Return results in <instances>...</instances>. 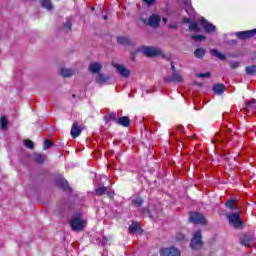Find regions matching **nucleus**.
Wrapping results in <instances>:
<instances>
[{
  "instance_id": "nucleus-1",
  "label": "nucleus",
  "mask_w": 256,
  "mask_h": 256,
  "mask_svg": "<svg viewBox=\"0 0 256 256\" xmlns=\"http://www.w3.org/2000/svg\"><path fill=\"white\" fill-rule=\"evenodd\" d=\"M69 225L72 231L79 233V231H83V229L87 227V222L79 216H73L69 222Z\"/></svg>"
},
{
  "instance_id": "nucleus-2",
  "label": "nucleus",
  "mask_w": 256,
  "mask_h": 256,
  "mask_svg": "<svg viewBox=\"0 0 256 256\" xmlns=\"http://www.w3.org/2000/svg\"><path fill=\"white\" fill-rule=\"evenodd\" d=\"M201 239V231H197L191 240L190 247L192 249H201L203 247V241Z\"/></svg>"
},
{
  "instance_id": "nucleus-3",
  "label": "nucleus",
  "mask_w": 256,
  "mask_h": 256,
  "mask_svg": "<svg viewBox=\"0 0 256 256\" xmlns=\"http://www.w3.org/2000/svg\"><path fill=\"white\" fill-rule=\"evenodd\" d=\"M142 52L146 57H159V55H162L161 49L155 47H143Z\"/></svg>"
},
{
  "instance_id": "nucleus-4",
  "label": "nucleus",
  "mask_w": 256,
  "mask_h": 256,
  "mask_svg": "<svg viewBox=\"0 0 256 256\" xmlns=\"http://www.w3.org/2000/svg\"><path fill=\"white\" fill-rule=\"evenodd\" d=\"M190 221L191 223H198L199 225H205L207 223L205 216L197 212L190 213Z\"/></svg>"
},
{
  "instance_id": "nucleus-5",
  "label": "nucleus",
  "mask_w": 256,
  "mask_h": 256,
  "mask_svg": "<svg viewBox=\"0 0 256 256\" xmlns=\"http://www.w3.org/2000/svg\"><path fill=\"white\" fill-rule=\"evenodd\" d=\"M228 220L230 225H233L235 229H239L243 225V222L241 221V216H239V214L228 215Z\"/></svg>"
},
{
  "instance_id": "nucleus-6",
  "label": "nucleus",
  "mask_w": 256,
  "mask_h": 256,
  "mask_svg": "<svg viewBox=\"0 0 256 256\" xmlns=\"http://www.w3.org/2000/svg\"><path fill=\"white\" fill-rule=\"evenodd\" d=\"M83 132V126L79 125V122H74L70 131V135L73 139H77Z\"/></svg>"
},
{
  "instance_id": "nucleus-7",
  "label": "nucleus",
  "mask_w": 256,
  "mask_h": 256,
  "mask_svg": "<svg viewBox=\"0 0 256 256\" xmlns=\"http://www.w3.org/2000/svg\"><path fill=\"white\" fill-rule=\"evenodd\" d=\"M161 256H181V252L175 248V247H170V248H163L160 252Z\"/></svg>"
},
{
  "instance_id": "nucleus-8",
  "label": "nucleus",
  "mask_w": 256,
  "mask_h": 256,
  "mask_svg": "<svg viewBox=\"0 0 256 256\" xmlns=\"http://www.w3.org/2000/svg\"><path fill=\"white\" fill-rule=\"evenodd\" d=\"M255 35H256V29L236 33V36L238 37V39H242V40L251 39V37H254Z\"/></svg>"
},
{
  "instance_id": "nucleus-9",
  "label": "nucleus",
  "mask_w": 256,
  "mask_h": 256,
  "mask_svg": "<svg viewBox=\"0 0 256 256\" xmlns=\"http://www.w3.org/2000/svg\"><path fill=\"white\" fill-rule=\"evenodd\" d=\"M113 67H115V69L118 71V73L122 76V77H129V75H131V72L129 70H127V68L123 65H119L117 63H112Z\"/></svg>"
},
{
  "instance_id": "nucleus-10",
  "label": "nucleus",
  "mask_w": 256,
  "mask_h": 256,
  "mask_svg": "<svg viewBox=\"0 0 256 256\" xmlns=\"http://www.w3.org/2000/svg\"><path fill=\"white\" fill-rule=\"evenodd\" d=\"M184 9L188 15H195V9L193 8V5L191 4V0H184L183 1Z\"/></svg>"
},
{
  "instance_id": "nucleus-11",
  "label": "nucleus",
  "mask_w": 256,
  "mask_h": 256,
  "mask_svg": "<svg viewBox=\"0 0 256 256\" xmlns=\"http://www.w3.org/2000/svg\"><path fill=\"white\" fill-rule=\"evenodd\" d=\"M161 21V18L159 17V15H155L153 14L152 16H150L149 20H148V25H150V27H159V22Z\"/></svg>"
},
{
  "instance_id": "nucleus-12",
  "label": "nucleus",
  "mask_w": 256,
  "mask_h": 256,
  "mask_svg": "<svg viewBox=\"0 0 256 256\" xmlns=\"http://www.w3.org/2000/svg\"><path fill=\"white\" fill-rule=\"evenodd\" d=\"M130 233H143V229L141 228V224L138 222L132 223V225L129 227Z\"/></svg>"
},
{
  "instance_id": "nucleus-13",
  "label": "nucleus",
  "mask_w": 256,
  "mask_h": 256,
  "mask_svg": "<svg viewBox=\"0 0 256 256\" xmlns=\"http://www.w3.org/2000/svg\"><path fill=\"white\" fill-rule=\"evenodd\" d=\"M117 123L122 127H129V125H131V119H129L127 116H123L118 118Z\"/></svg>"
},
{
  "instance_id": "nucleus-14",
  "label": "nucleus",
  "mask_w": 256,
  "mask_h": 256,
  "mask_svg": "<svg viewBox=\"0 0 256 256\" xmlns=\"http://www.w3.org/2000/svg\"><path fill=\"white\" fill-rule=\"evenodd\" d=\"M103 66L101 65V63L98 62H93L89 65V70L91 71V73H99L100 69H102Z\"/></svg>"
},
{
  "instance_id": "nucleus-15",
  "label": "nucleus",
  "mask_w": 256,
  "mask_h": 256,
  "mask_svg": "<svg viewBox=\"0 0 256 256\" xmlns=\"http://www.w3.org/2000/svg\"><path fill=\"white\" fill-rule=\"evenodd\" d=\"M240 243L245 247H251V245H253V239L249 236H243L240 240Z\"/></svg>"
},
{
  "instance_id": "nucleus-16",
  "label": "nucleus",
  "mask_w": 256,
  "mask_h": 256,
  "mask_svg": "<svg viewBox=\"0 0 256 256\" xmlns=\"http://www.w3.org/2000/svg\"><path fill=\"white\" fill-rule=\"evenodd\" d=\"M227 88L225 87V85L223 84H215L213 87V91L214 93H216L217 95H221V93H225V90Z\"/></svg>"
},
{
  "instance_id": "nucleus-17",
  "label": "nucleus",
  "mask_w": 256,
  "mask_h": 256,
  "mask_svg": "<svg viewBox=\"0 0 256 256\" xmlns=\"http://www.w3.org/2000/svg\"><path fill=\"white\" fill-rule=\"evenodd\" d=\"M0 127L1 129H3V131H7V129L9 128V120H7L6 116H2L0 118Z\"/></svg>"
},
{
  "instance_id": "nucleus-18",
  "label": "nucleus",
  "mask_w": 256,
  "mask_h": 256,
  "mask_svg": "<svg viewBox=\"0 0 256 256\" xmlns=\"http://www.w3.org/2000/svg\"><path fill=\"white\" fill-rule=\"evenodd\" d=\"M40 3L44 9H47V11H51V9H53L51 0H40Z\"/></svg>"
},
{
  "instance_id": "nucleus-19",
  "label": "nucleus",
  "mask_w": 256,
  "mask_h": 256,
  "mask_svg": "<svg viewBox=\"0 0 256 256\" xmlns=\"http://www.w3.org/2000/svg\"><path fill=\"white\" fill-rule=\"evenodd\" d=\"M202 25L207 33H213V31H215V26H213L211 23L203 22Z\"/></svg>"
},
{
  "instance_id": "nucleus-20",
  "label": "nucleus",
  "mask_w": 256,
  "mask_h": 256,
  "mask_svg": "<svg viewBox=\"0 0 256 256\" xmlns=\"http://www.w3.org/2000/svg\"><path fill=\"white\" fill-rule=\"evenodd\" d=\"M256 107V101L255 99H251L250 101L246 102V110L247 111H253Z\"/></svg>"
},
{
  "instance_id": "nucleus-21",
  "label": "nucleus",
  "mask_w": 256,
  "mask_h": 256,
  "mask_svg": "<svg viewBox=\"0 0 256 256\" xmlns=\"http://www.w3.org/2000/svg\"><path fill=\"white\" fill-rule=\"evenodd\" d=\"M211 55H214V57H217V59H220V61H225V55L221 54L219 51L212 49L210 50Z\"/></svg>"
},
{
  "instance_id": "nucleus-22",
  "label": "nucleus",
  "mask_w": 256,
  "mask_h": 256,
  "mask_svg": "<svg viewBox=\"0 0 256 256\" xmlns=\"http://www.w3.org/2000/svg\"><path fill=\"white\" fill-rule=\"evenodd\" d=\"M171 81H175L176 83H181V81H183V76H181L177 72H174V74L172 75Z\"/></svg>"
},
{
  "instance_id": "nucleus-23",
  "label": "nucleus",
  "mask_w": 256,
  "mask_h": 256,
  "mask_svg": "<svg viewBox=\"0 0 256 256\" xmlns=\"http://www.w3.org/2000/svg\"><path fill=\"white\" fill-rule=\"evenodd\" d=\"M195 57H198V59H201L205 55V49L203 48H198L194 52Z\"/></svg>"
},
{
  "instance_id": "nucleus-24",
  "label": "nucleus",
  "mask_w": 256,
  "mask_h": 256,
  "mask_svg": "<svg viewBox=\"0 0 256 256\" xmlns=\"http://www.w3.org/2000/svg\"><path fill=\"white\" fill-rule=\"evenodd\" d=\"M34 161H36V163H43L45 161V155L35 154L34 155Z\"/></svg>"
},
{
  "instance_id": "nucleus-25",
  "label": "nucleus",
  "mask_w": 256,
  "mask_h": 256,
  "mask_svg": "<svg viewBox=\"0 0 256 256\" xmlns=\"http://www.w3.org/2000/svg\"><path fill=\"white\" fill-rule=\"evenodd\" d=\"M189 30L195 31L196 33H199L201 31V29L199 28V25H197V23H195V22L190 24Z\"/></svg>"
},
{
  "instance_id": "nucleus-26",
  "label": "nucleus",
  "mask_w": 256,
  "mask_h": 256,
  "mask_svg": "<svg viewBox=\"0 0 256 256\" xmlns=\"http://www.w3.org/2000/svg\"><path fill=\"white\" fill-rule=\"evenodd\" d=\"M117 41L120 45H129V38L127 37H118Z\"/></svg>"
},
{
  "instance_id": "nucleus-27",
  "label": "nucleus",
  "mask_w": 256,
  "mask_h": 256,
  "mask_svg": "<svg viewBox=\"0 0 256 256\" xmlns=\"http://www.w3.org/2000/svg\"><path fill=\"white\" fill-rule=\"evenodd\" d=\"M246 73L248 75H254L256 73V65L246 67Z\"/></svg>"
},
{
  "instance_id": "nucleus-28",
  "label": "nucleus",
  "mask_w": 256,
  "mask_h": 256,
  "mask_svg": "<svg viewBox=\"0 0 256 256\" xmlns=\"http://www.w3.org/2000/svg\"><path fill=\"white\" fill-rule=\"evenodd\" d=\"M61 75H62V77H71V75H73V70L62 69Z\"/></svg>"
},
{
  "instance_id": "nucleus-29",
  "label": "nucleus",
  "mask_w": 256,
  "mask_h": 256,
  "mask_svg": "<svg viewBox=\"0 0 256 256\" xmlns=\"http://www.w3.org/2000/svg\"><path fill=\"white\" fill-rule=\"evenodd\" d=\"M105 193H107V188L105 186L99 187L96 190V195H98V196L105 195Z\"/></svg>"
},
{
  "instance_id": "nucleus-30",
  "label": "nucleus",
  "mask_w": 256,
  "mask_h": 256,
  "mask_svg": "<svg viewBox=\"0 0 256 256\" xmlns=\"http://www.w3.org/2000/svg\"><path fill=\"white\" fill-rule=\"evenodd\" d=\"M24 145L25 147H27V149H33V147H35V144L33 143V141L29 139L24 140Z\"/></svg>"
},
{
  "instance_id": "nucleus-31",
  "label": "nucleus",
  "mask_w": 256,
  "mask_h": 256,
  "mask_svg": "<svg viewBox=\"0 0 256 256\" xmlns=\"http://www.w3.org/2000/svg\"><path fill=\"white\" fill-rule=\"evenodd\" d=\"M226 207L231 210L235 209V200H228L226 202Z\"/></svg>"
},
{
  "instance_id": "nucleus-32",
  "label": "nucleus",
  "mask_w": 256,
  "mask_h": 256,
  "mask_svg": "<svg viewBox=\"0 0 256 256\" xmlns=\"http://www.w3.org/2000/svg\"><path fill=\"white\" fill-rule=\"evenodd\" d=\"M49 147H53V142L51 140L47 139V140L44 141L43 149L47 150V149H49Z\"/></svg>"
},
{
  "instance_id": "nucleus-33",
  "label": "nucleus",
  "mask_w": 256,
  "mask_h": 256,
  "mask_svg": "<svg viewBox=\"0 0 256 256\" xmlns=\"http://www.w3.org/2000/svg\"><path fill=\"white\" fill-rule=\"evenodd\" d=\"M192 39H194V41H205V36L201 34L193 35Z\"/></svg>"
},
{
  "instance_id": "nucleus-34",
  "label": "nucleus",
  "mask_w": 256,
  "mask_h": 256,
  "mask_svg": "<svg viewBox=\"0 0 256 256\" xmlns=\"http://www.w3.org/2000/svg\"><path fill=\"white\" fill-rule=\"evenodd\" d=\"M132 203L135 207H141V205H143V199L138 198L136 200H133Z\"/></svg>"
},
{
  "instance_id": "nucleus-35",
  "label": "nucleus",
  "mask_w": 256,
  "mask_h": 256,
  "mask_svg": "<svg viewBox=\"0 0 256 256\" xmlns=\"http://www.w3.org/2000/svg\"><path fill=\"white\" fill-rule=\"evenodd\" d=\"M106 121H116L117 116H115V114H110L108 116H106Z\"/></svg>"
},
{
  "instance_id": "nucleus-36",
  "label": "nucleus",
  "mask_w": 256,
  "mask_h": 256,
  "mask_svg": "<svg viewBox=\"0 0 256 256\" xmlns=\"http://www.w3.org/2000/svg\"><path fill=\"white\" fill-rule=\"evenodd\" d=\"M176 240L177 241H185V235H183L181 233L177 234Z\"/></svg>"
},
{
  "instance_id": "nucleus-37",
  "label": "nucleus",
  "mask_w": 256,
  "mask_h": 256,
  "mask_svg": "<svg viewBox=\"0 0 256 256\" xmlns=\"http://www.w3.org/2000/svg\"><path fill=\"white\" fill-rule=\"evenodd\" d=\"M197 77L203 78V77H211V73L207 72V73H200L197 75Z\"/></svg>"
},
{
  "instance_id": "nucleus-38",
  "label": "nucleus",
  "mask_w": 256,
  "mask_h": 256,
  "mask_svg": "<svg viewBox=\"0 0 256 256\" xmlns=\"http://www.w3.org/2000/svg\"><path fill=\"white\" fill-rule=\"evenodd\" d=\"M230 67H231L232 69H237V67H239V62H231V63H230Z\"/></svg>"
},
{
  "instance_id": "nucleus-39",
  "label": "nucleus",
  "mask_w": 256,
  "mask_h": 256,
  "mask_svg": "<svg viewBox=\"0 0 256 256\" xmlns=\"http://www.w3.org/2000/svg\"><path fill=\"white\" fill-rule=\"evenodd\" d=\"M62 185H63V189H64L65 191H68V189H69V184L67 183V181H63V182H62Z\"/></svg>"
},
{
  "instance_id": "nucleus-40",
  "label": "nucleus",
  "mask_w": 256,
  "mask_h": 256,
  "mask_svg": "<svg viewBox=\"0 0 256 256\" xmlns=\"http://www.w3.org/2000/svg\"><path fill=\"white\" fill-rule=\"evenodd\" d=\"M144 3H147L148 6L155 5V0H143Z\"/></svg>"
},
{
  "instance_id": "nucleus-41",
  "label": "nucleus",
  "mask_w": 256,
  "mask_h": 256,
  "mask_svg": "<svg viewBox=\"0 0 256 256\" xmlns=\"http://www.w3.org/2000/svg\"><path fill=\"white\" fill-rule=\"evenodd\" d=\"M64 27H66V29H68V31H71V21H67L66 24L64 25Z\"/></svg>"
},
{
  "instance_id": "nucleus-42",
  "label": "nucleus",
  "mask_w": 256,
  "mask_h": 256,
  "mask_svg": "<svg viewBox=\"0 0 256 256\" xmlns=\"http://www.w3.org/2000/svg\"><path fill=\"white\" fill-rule=\"evenodd\" d=\"M101 81H105V77L103 76V74L98 75L97 82L101 83Z\"/></svg>"
},
{
  "instance_id": "nucleus-43",
  "label": "nucleus",
  "mask_w": 256,
  "mask_h": 256,
  "mask_svg": "<svg viewBox=\"0 0 256 256\" xmlns=\"http://www.w3.org/2000/svg\"><path fill=\"white\" fill-rule=\"evenodd\" d=\"M183 22H184V23H190V20H189V18H184V19H183Z\"/></svg>"
},
{
  "instance_id": "nucleus-44",
  "label": "nucleus",
  "mask_w": 256,
  "mask_h": 256,
  "mask_svg": "<svg viewBox=\"0 0 256 256\" xmlns=\"http://www.w3.org/2000/svg\"><path fill=\"white\" fill-rule=\"evenodd\" d=\"M171 69L172 71H175V65L173 63H171Z\"/></svg>"
},
{
  "instance_id": "nucleus-45",
  "label": "nucleus",
  "mask_w": 256,
  "mask_h": 256,
  "mask_svg": "<svg viewBox=\"0 0 256 256\" xmlns=\"http://www.w3.org/2000/svg\"><path fill=\"white\" fill-rule=\"evenodd\" d=\"M107 195H108V197H113V193L112 192H108Z\"/></svg>"
},
{
  "instance_id": "nucleus-46",
  "label": "nucleus",
  "mask_w": 256,
  "mask_h": 256,
  "mask_svg": "<svg viewBox=\"0 0 256 256\" xmlns=\"http://www.w3.org/2000/svg\"><path fill=\"white\" fill-rule=\"evenodd\" d=\"M192 139H197V134H194V135L192 136Z\"/></svg>"
},
{
  "instance_id": "nucleus-47",
  "label": "nucleus",
  "mask_w": 256,
  "mask_h": 256,
  "mask_svg": "<svg viewBox=\"0 0 256 256\" xmlns=\"http://www.w3.org/2000/svg\"><path fill=\"white\" fill-rule=\"evenodd\" d=\"M164 23H167V18H163Z\"/></svg>"
},
{
  "instance_id": "nucleus-48",
  "label": "nucleus",
  "mask_w": 256,
  "mask_h": 256,
  "mask_svg": "<svg viewBox=\"0 0 256 256\" xmlns=\"http://www.w3.org/2000/svg\"><path fill=\"white\" fill-rule=\"evenodd\" d=\"M104 19L107 20V16H104Z\"/></svg>"
},
{
  "instance_id": "nucleus-49",
  "label": "nucleus",
  "mask_w": 256,
  "mask_h": 256,
  "mask_svg": "<svg viewBox=\"0 0 256 256\" xmlns=\"http://www.w3.org/2000/svg\"><path fill=\"white\" fill-rule=\"evenodd\" d=\"M72 97H74V98H75V94H73V95H72Z\"/></svg>"
}]
</instances>
